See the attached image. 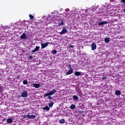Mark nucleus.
<instances>
[{
  "instance_id": "f257e3e1",
  "label": "nucleus",
  "mask_w": 125,
  "mask_h": 125,
  "mask_svg": "<svg viewBox=\"0 0 125 125\" xmlns=\"http://www.w3.org/2000/svg\"><path fill=\"white\" fill-rule=\"evenodd\" d=\"M55 92H56V90L54 89L51 90L50 92L45 93L44 96V98H45V97H47V96H49L50 95H53Z\"/></svg>"
},
{
  "instance_id": "f03ea898",
  "label": "nucleus",
  "mask_w": 125,
  "mask_h": 125,
  "mask_svg": "<svg viewBox=\"0 0 125 125\" xmlns=\"http://www.w3.org/2000/svg\"><path fill=\"white\" fill-rule=\"evenodd\" d=\"M50 42H47L44 43H42V42H41V49H42L43 48H45V47H47V46H48V44H50Z\"/></svg>"
},
{
  "instance_id": "7ed1b4c3",
  "label": "nucleus",
  "mask_w": 125,
  "mask_h": 125,
  "mask_svg": "<svg viewBox=\"0 0 125 125\" xmlns=\"http://www.w3.org/2000/svg\"><path fill=\"white\" fill-rule=\"evenodd\" d=\"M26 117L29 119L30 120H34L35 118H36V115H30V114H27L26 115Z\"/></svg>"
},
{
  "instance_id": "20e7f679",
  "label": "nucleus",
  "mask_w": 125,
  "mask_h": 125,
  "mask_svg": "<svg viewBox=\"0 0 125 125\" xmlns=\"http://www.w3.org/2000/svg\"><path fill=\"white\" fill-rule=\"evenodd\" d=\"M68 32V30L66 28L64 27L62 28V31L60 33V35H63V34H66Z\"/></svg>"
},
{
  "instance_id": "39448f33",
  "label": "nucleus",
  "mask_w": 125,
  "mask_h": 125,
  "mask_svg": "<svg viewBox=\"0 0 125 125\" xmlns=\"http://www.w3.org/2000/svg\"><path fill=\"white\" fill-rule=\"evenodd\" d=\"M21 97L26 98L28 96V92L24 91L21 93Z\"/></svg>"
},
{
  "instance_id": "423d86ee",
  "label": "nucleus",
  "mask_w": 125,
  "mask_h": 125,
  "mask_svg": "<svg viewBox=\"0 0 125 125\" xmlns=\"http://www.w3.org/2000/svg\"><path fill=\"white\" fill-rule=\"evenodd\" d=\"M20 39H23V40H27V36H26L25 33H23L21 36Z\"/></svg>"
},
{
  "instance_id": "0eeeda50",
  "label": "nucleus",
  "mask_w": 125,
  "mask_h": 125,
  "mask_svg": "<svg viewBox=\"0 0 125 125\" xmlns=\"http://www.w3.org/2000/svg\"><path fill=\"white\" fill-rule=\"evenodd\" d=\"M39 50H40V46H37L35 47V49L32 50L31 52H32V53H34L35 52H37V51H39Z\"/></svg>"
},
{
  "instance_id": "6e6552de",
  "label": "nucleus",
  "mask_w": 125,
  "mask_h": 125,
  "mask_svg": "<svg viewBox=\"0 0 125 125\" xmlns=\"http://www.w3.org/2000/svg\"><path fill=\"white\" fill-rule=\"evenodd\" d=\"M95 49H96V44L93 43L92 44V50H95Z\"/></svg>"
},
{
  "instance_id": "1a4fd4ad",
  "label": "nucleus",
  "mask_w": 125,
  "mask_h": 125,
  "mask_svg": "<svg viewBox=\"0 0 125 125\" xmlns=\"http://www.w3.org/2000/svg\"><path fill=\"white\" fill-rule=\"evenodd\" d=\"M74 71V70L73 69H69V70L68 71V72H67L66 73V75H71V74H73V71Z\"/></svg>"
},
{
  "instance_id": "9d476101",
  "label": "nucleus",
  "mask_w": 125,
  "mask_h": 125,
  "mask_svg": "<svg viewBox=\"0 0 125 125\" xmlns=\"http://www.w3.org/2000/svg\"><path fill=\"white\" fill-rule=\"evenodd\" d=\"M75 76H77V77H79L82 75V73L80 72V71H75L74 73Z\"/></svg>"
},
{
  "instance_id": "9b49d317",
  "label": "nucleus",
  "mask_w": 125,
  "mask_h": 125,
  "mask_svg": "<svg viewBox=\"0 0 125 125\" xmlns=\"http://www.w3.org/2000/svg\"><path fill=\"white\" fill-rule=\"evenodd\" d=\"M33 86L35 87V88H40V86H41V84L39 83H34L33 84Z\"/></svg>"
},
{
  "instance_id": "f8f14e48",
  "label": "nucleus",
  "mask_w": 125,
  "mask_h": 125,
  "mask_svg": "<svg viewBox=\"0 0 125 125\" xmlns=\"http://www.w3.org/2000/svg\"><path fill=\"white\" fill-rule=\"evenodd\" d=\"M13 120H12V118H8L7 120V123L8 124H12V123H13Z\"/></svg>"
},
{
  "instance_id": "ddd939ff",
  "label": "nucleus",
  "mask_w": 125,
  "mask_h": 125,
  "mask_svg": "<svg viewBox=\"0 0 125 125\" xmlns=\"http://www.w3.org/2000/svg\"><path fill=\"white\" fill-rule=\"evenodd\" d=\"M73 101H76V100H79V97L76 95H74L73 96Z\"/></svg>"
},
{
  "instance_id": "4468645a",
  "label": "nucleus",
  "mask_w": 125,
  "mask_h": 125,
  "mask_svg": "<svg viewBox=\"0 0 125 125\" xmlns=\"http://www.w3.org/2000/svg\"><path fill=\"white\" fill-rule=\"evenodd\" d=\"M105 24H108V22L107 21H104V22H101L98 23V25H99L100 26H101L102 25H104Z\"/></svg>"
},
{
  "instance_id": "2eb2a0df",
  "label": "nucleus",
  "mask_w": 125,
  "mask_h": 125,
  "mask_svg": "<svg viewBox=\"0 0 125 125\" xmlns=\"http://www.w3.org/2000/svg\"><path fill=\"white\" fill-rule=\"evenodd\" d=\"M115 95L119 96V95H121V91L117 90L115 91Z\"/></svg>"
},
{
  "instance_id": "dca6fc26",
  "label": "nucleus",
  "mask_w": 125,
  "mask_h": 125,
  "mask_svg": "<svg viewBox=\"0 0 125 125\" xmlns=\"http://www.w3.org/2000/svg\"><path fill=\"white\" fill-rule=\"evenodd\" d=\"M104 42L106 43H108L109 42H110V39L109 38H105Z\"/></svg>"
},
{
  "instance_id": "f3484780",
  "label": "nucleus",
  "mask_w": 125,
  "mask_h": 125,
  "mask_svg": "<svg viewBox=\"0 0 125 125\" xmlns=\"http://www.w3.org/2000/svg\"><path fill=\"white\" fill-rule=\"evenodd\" d=\"M70 109L72 110H75V109H76V105L75 104H71L70 105Z\"/></svg>"
},
{
  "instance_id": "a211bd4d",
  "label": "nucleus",
  "mask_w": 125,
  "mask_h": 125,
  "mask_svg": "<svg viewBox=\"0 0 125 125\" xmlns=\"http://www.w3.org/2000/svg\"><path fill=\"white\" fill-rule=\"evenodd\" d=\"M59 122L60 124H65V120L64 119H60Z\"/></svg>"
},
{
  "instance_id": "6ab92c4d",
  "label": "nucleus",
  "mask_w": 125,
  "mask_h": 125,
  "mask_svg": "<svg viewBox=\"0 0 125 125\" xmlns=\"http://www.w3.org/2000/svg\"><path fill=\"white\" fill-rule=\"evenodd\" d=\"M42 109H43V111H44V110H47V111H48V110H49L50 108H49V107H48V106H46L44 107H43Z\"/></svg>"
},
{
  "instance_id": "aec40b11",
  "label": "nucleus",
  "mask_w": 125,
  "mask_h": 125,
  "mask_svg": "<svg viewBox=\"0 0 125 125\" xmlns=\"http://www.w3.org/2000/svg\"><path fill=\"white\" fill-rule=\"evenodd\" d=\"M63 25H64V22L61 21V23H59L58 26L60 27V26H62Z\"/></svg>"
},
{
  "instance_id": "412c9836",
  "label": "nucleus",
  "mask_w": 125,
  "mask_h": 125,
  "mask_svg": "<svg viewBox=\"0 0 125 125\" xmlns=\"http://www.w3.org/2000/svg\"><path fill=\"white\" fill-rule=\"evenodd\" d=\"M53 104H54V103L51 102V103L48 105L49 107H52L53 106Z\"/></svg>"
},
{
  "instance_id": "4be33fe9",
  "label": "nucleus",
  "mask_w": 125,
  "mask_h": 125,
  "mask_svg": "<svg viewBox=\"0 0 125 125\" xmlns=\"http://www.w3.org/2000/svg\"><path fill=\"white\" fill-rule=\"evenodd\" d=\"M29 17H30V20H34V16L32 15H29Z\"/></svg>"
},
{
  "instance_id": "5701e85b",
  "label": "nucleus",
  "mask_w": 125,
  "mask_h": 125,
  "mask_svg": "<svg viewBox=\"0 0 125 125\" xmlns=\"http://www.w3.org/2000/svg\"><path fill=\"white\" fill-rule=\"evenodd\" d=\"M23 84H28V81L27 80H23Z\"/></svg>"
},
{
  "instance_id": "b1692460",
  "label": "nucleus",
  "mask_w": 125,
  "mask_h": 125,
  "mask_svg": "<svg viewBox=\"0 0 125 125\" xmlns=\"http://www.w3.org/2000/svg\"><path fill=\"white\" fill-rule=\"evenodd\" d=\"M52 53L53 54H56L57 53V51H56V50H53Z\"/></svg>"
},
{
  "instance_id": "393cba45",
  "label": "nucleus",
  "mask_w": 125,
  "mask_h": 125,
  "mask_svg": "<svg viewBox=\"0 0 125 125\" xmlns=\"http://www.w3.org/2000/svg\"><path fill=\"white\" fill-rule=\"evenodd\" d=\"M69 48H74L75 46L73 45H70V46H68Z\"/></svg>"
},
{
  "instance_id": "a878e982",
  "label": "nucleus",
  "mask_w": 125,
  "mask_h": 125,
  "mask_svg": "<svg viewBox=\"0 0 125 125\" xmlns=\"http://www.w3.org/2000/svg\"><path fill=\"white\" fill-rule=\"evenodd\" d=\"M29 60H32L33 59V56H29L28 57Z\"/></svg>"
},
{
  "instance_id": "bb28decb",
  "label": "nucleus",
  "mask_w": 125,
  "mask_h": 125,
  "mask_svg": "<svg viewBox=\"0 0 125 125\" xmlns=\"http://www.w3.org/2000/svg\"><path fill=\"white\" fill-rule=\"evenodd\" d=\"M68 67L69 68L70 70H73V68H72V66H71V64L68 65Z\"/></svg>"
},
{
  "instance_id": "cd10ccee",
  "label": "nucleus",
  "mask_w": 125,
  "mask_h": 125,
  "mask_svg": "<svg viewBox=\"0 0 125 125\" xmlns=\"http://www.w3.org/2000/svg\"><path fill=\"white\" fill-rule=\"evenodd\" d=\"M48 98L47 99H49L50 100H51V99H52V98L51 97V96H48Z\"/></svg>"
},
{
  "instance_id": "c85d7f7f",
  "label": "nucleus",
  "mask_w": 125,
  "mask_h": 125,
  "mask_svg": "<svg viewBox=\"0 0 125 125\" xmlns=\"http://www.w3.org/2000/svg\"><path fill=\"white\" fill-rule=\"evenodd\" d=\"M21 77V75L20 74L19 75L17 76V79H20V77Z\"/></svg>"
},
{
  "instance_id": "c756f323",
  "label": "nucleus",
  "mask_w": 125,
  "mask_h": 125,
  "mask_svg": "<svg viewBox=\"0 0 125 125\" xmlns=\"http://www.w3.org/2000/svg\"><path fill=\"white\" fill-rule=\"evenodd\" d=\"M121 2L124 4H125V0H121Z\"/></svg>"
},
{
  "instance_id": "7c9ffc66",
  "label": "nucleus",
  "mask_w": 125,
  "mask_h": 125,
  "mask_svg": "<svg viewBox=\"0 0 125 125\" xmlns=\"http://www.w3.org/2000/svg\"><path fill=\"white\" fill-rule=\"evenodd\" d=\"M106 79H107V77H106V76H104V77L103 78V81H104V80H106Z\"/></svg>"
},
{
  "instance_id": "2f4dec72",
  "label": "nucleus",
  "mask_w": 125,
  "mask_h": 125,
  "mask_svg": "<svg viewBox=\"0 0 125 125\" xmlns=\"http://www.w3.org/2000/svg\"><path fill=\"white\" fill-rule=\"evenodd\" d=\"M17 97H18V99H19L20 97H21V96L18 95V96H17Z\"/></svg>"
}]
</instances>
